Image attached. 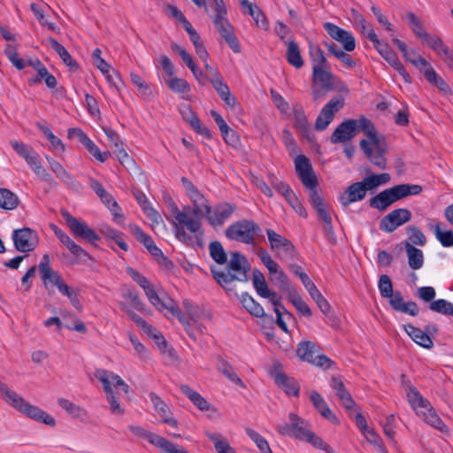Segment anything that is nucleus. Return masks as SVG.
I'll return each instance as SVG.
<instances>
[{
	"mask_svg": "<svg viewBox=\"0 0 453 453\" xmlns=\"http://www.w3.org/2000/svg\"><path fill=\"white\" fill-rule=\"evenodd\" d=\"M211 257L219 265L226 264V271H219L216 267H211V273L215 281L225 289L227 294L234 293V280L247 282L249 272L251 269L250 264L244 255L238 251L230 252V259L227 262V255L223 245L219 241H213L209 244Z\"/></svg>",
	"mask_w": 453,
	"mask_h": 453,
	"instance_id": "obj_1",
	"label": "nucleus"
},
{
	"mask_svg": "<svg viewBox=\"0 0 453 453\" xmlns=\"http://www.w3.org/2000/svg\"><path fill=\"white\" fill-rule=\"evenodd\" d=\"M165 202L175 219L173 226L176 239L187 246H193L194 239L185 231V227L191 233H197L202 227L200 219L189 218L187 211H180L170 196H165Z\"/></svg>",
	"mask_w": 453,
	"mask_h": 453,
	"instance_id": "obj_2",
	"label": "nucleus"
},
{
	"mask_svg": "<svg viewBox=\"0 0 453 453\" xmlns=\"http://www.w3.org/2000/svg\"><path fill=\"white\" fill-rule=\"evenodd\" d=\"M390 180L388 173L371 174L364 178L361 181L350 184L339 197L340 203L343 207L350 203L363 200L367 191L375 190L380 185L385 184Z\"/></svg>",
	"mask_w": 453,
	"mask_h": 453,
	"instance_id": "obj_3",
	"label": "nucleus"
},
{
	"mask_svg": "<svg viewBox=\"0 0 453 453\" xmlns=\"http://www.w3.org/2000/svg\"><path fill=\"white\" fill-rule=\"evenodd\" d=\"M421 192L422 187L418 184L395 185L372 196L369 200V205L379 211H384L395 202Z\"/></svg>",
	"mask_w": 453,
	"mask_h": 453,
	"instance_id": "obj_4",
	"label": "nucleus"
},
{
	"mask_svg": "<svg viewBox=\"0 0 453 453\" xmlns=\"http://www.w3.org/2000/svg\"><path fill=\"white\" fill-rule=\"evenodd\" d=\"M262 229L251 219H242L231 224L226 229V236L229 240L245 244H255L257 236L261 235Z\"/></svg>",
	"mask_w": 453,
	"mask_h": 453,
	"instance_id": "obj_5",
	"label": "nucleus"
},
{
	"mask_svg": "<svg viewBox=\"0 0 453 453\" xmlns=\"http://www.w3.org/2000/svg\"><path fill=\"white\" fill-rule=\"evenodd\" d=\"M60 213L75 238L81 239L94 247H97L96 242L100 241L101 238L94 229L89 227L86 222L73 217L65 209H62Z\"/></svg>",
	"mask_w": 453,
	"mask_h": 453,
	"instance_id": "obj_6",
	"label": "nucleus"
},
{
	"mask_svg": "<svg viewBox=\"0 0 453 453\" xmlns=\"http://www.w3.org/2000/svg\"><path fill=\"white\" fill-rule=\"evenodd\" d=\"M129 430L136 436L146 439L150 444L160 449L164 453H189L183 447L178 446L165 438L149 432L138 426H129Z\"/></svg>",
	"mask_w": 453,
	"mask_h": 453,
	"instance_id": "obj_7",
	"label": "nucleus"
},
{
	"mask_svg": "<svg viewBox=\"0 0 453 453\" xmlns=\"http://www.w3.org/2000/svg\"><path fill=\"white\" fill-rule=\"evenodd\" d=\"M270 376L274 380L275 384L288 395H299L300 386L295 378L288 376L283 372L282 364L274 360L272 368L269 370Z\"/></svg>",
	"mask_w": 453,
	"mask_h": 453,
	"instance_id": "obj_8",
	"label": "nucleus"
},
{
	"mask_svg": "<svg viewBox=\"0 0 453 453\" xmlns=\"http://www.w3.org/2000/svg\"><path fill=\"white\" fill-rule=\"evenodd\" d=\"M289 421L288 424L278 426L277 430L281 435H288L303 441L308 434L311 432L309 429L308 422L296 413L289 414Z\"/></svg>",
	"mask_w": 453,
	"mask_h": 453,
	"instance_id": "obj_9",
	"label": "nucleus"
},
{
	"mask_svg": "<svg viewBox=\"0 0 453 453\" xmlns=\"http://www.w3.org/2000/svg\"><path fill=\"white\" fill-rule=\"evenodd\" d=\"M411 211L406 208L393 210L380 221V229L385 233H392L400 226L411 219Z\"/></svg>",
	"mask_w": 453,
	"mask_h": 453,
	"instance_id": "obj_10",
	"label": "nucleus"
},
{
	"mask_svg": "<svg viewBox=\"0 0 453 453\" xmlns=\"http://www.w3.org/2000/svg\"><path fill=\"white\" fill-rule=\"evenodd\" d=\"M12 239L15 249L18 251L29 252L37 246L39 237L35 230L29 227H23L13 231Z\"/></svg>",
	"mask_w": 453,
	"mask_h": 453,
	"instance_id": "obj_11",
	"label": "nucleus"
},
{
	"mask_svg": "<svg viewBox=\"0 0 453 453\" xmlns=\"http://www.w3.org/2000/svg\"><path fill=\"white\" fill-rule=\"evenodd\" d=\"M344 105V99L342 96L331 99L320 111L315 122V128L318 131L325 130Z\"/></svg>",
	"mask_w": 453,
	"mask_h": 453,
	"instance_id": "obj_12",
	"label": "nucleus"
},
{
	"mask_svg": "<svg viewBox=\"0 0 453 453\" xmlns=\"http://www.w3.org/2000/svg\"><path fill=\"white\" fill-rule=\"evenodd\" d=\"M235 210L236 206L228 203L219 204L214 211H212L210 205H206L203 216L210 225L218 226H222L225 220L229 219Z\"/></svg>",
	"mask_w": 453,
	"mask_h": 453,
	"instance_id": "obj_13",
	"label": "nucleus"
},
{
	"mask_svg": "<svg viewBox=\"0 0 453 453\" xmlns=\"http://www.w3.org/2000/svg\"><path fill=\"white\" fill-rule=\"evenodd\" d=\"M14 408L19 410L20 412L27 416L28 418L42 422L45 425H48L50 426H55L56 421L55 418L40 409L37 406L32 405L29 403L26 402L24 398L22 397L21 402H17L13 404Z\"/></svg>",
	"mask_w": 453,
	"mask_h": 453,
	"instance_id": "obj_14",
	"label": "nucleus"
},
{
	"mask_svg": "<svg viewBox=\"0 0 453 453\" xmlns=\"http://www.w3.org/2000/svg\"><path fill=\"white\" fill-rule=\"evenodd\" d=\"M296 171L306 188L318 187V180L313 173L311 165L307 157L298 155L295 159Z\"/></svg>",
	"mask_w": 453,
	"mask_h": 453,
	"instance_id": "obj_15",
	"label": "nucleus"
},
{
	"mask_svg": "<svg viewBox=\"0 0 453 453\" xmlns=\"http://www.w3.org/2000/svg\"><path fill=\"white\" fill-rule=\"evenodd\" d=\"M266 234L272 250L282 253L285 257L292 258L295 257L296 250L290 240L271 228L266 229Z\"/></svg>",
	"mask_w": 453,
	"mask_h": 453,
	"instance_id": "obj_16",
	"label": "nucleus"
},
{
	"mask_svg": "<svg viewBox=\"0 0 453 453\" xmlns=\"http://www.w3.org/2000/svg\"><path fill=\"white\" fill-rule=\"evenodd\" d=\"M358 131L357 120L346 119L334 129L330 136V142L334 144L346 142L355 137Z\"/></svg>",
	"mask_w": 453,
	"mask_h": 453,
	"instance_id": "obj_17",
	"label": "nucleus"
},
{
	"mask_svg": "<svg viewBox=\"0 0 453 453\" xmlns=\"http://www.w3.org/2000/svg\"><path fill=\"white\" fill-rule=\"evenodd\" d=\"M38 269L41 274V279L45 288L49 294L51 292V288L57 286L63 280L62 276L50 267V256L44 254L38 265Z\"/></svg>",
	"mask_w": 453,
	"mask_h": 453,
	"instance_id": "obj_18",
	"label": "nucleus"
},
{
	"mask_svg": "<svg viewBox=\"0 0 453 453\" xmlns=\"http://www.w3.org/2000/svg\"><path fill=\"white\" fill-rule=\"evenodd\" d=\"M366 38L373 43L374 48L392 67L398 65L400 60L397 57V54L387 42L379 40L373 28H370L368 34L366 35Z\"/></svg>",
	"mask_w": 453,
	"mask_h": 453,
	"instance_id": "obj_19",
	"label": "nucleus"
},
{
	"mask_svg": "<svg viewBox=\"0 0 453 453\" xmlns=\"http://www.w3.org/2000/svg\"><path fill=\"white\" fill-rule=\"evenodd\" d=\"M215 27L221 35V37L224 38V40L226 42L230 49L234 53H240L241 52V44L239 42L238 38L234 33V27L230 24L227 19H224L221 20H213Z\"/></svg>",
	"mask_w": 453,
	"mask_h": 453,
	"instance_id": "obj_20",
	"label": "nucleus"
},
{
	"mask_svg": "<svg viewBox=\"0 0 453 453\" xmlns=\"http://www.w3.org/2000/svg\"><path fill=\"white\" fill-rule=\"evenodd\" d=\"M293 113L295 127L308 142H313L315 141V134L311 129V124L308 122L303 106L301 104H295L293 106Z\"/></svg>",
	"mask_w": 453,
	"mask_h": 453,
	"instance_id": "obj_21",
	"label": "nucleus"
},
{
	"mask_svg": "<svg viewBox=\"0 0 453 453\" xmlns=\"http://www.w3.org/2000/svg\"><path fill=\"white\" fill-rule=\"evenodd\" d=\"M95 376L98 379L103 386L104 390L107 395V400L111 405V411L112 413L122 414L123 410L121 409L117 397L114 395L112 388L111 386V382L109 381L108 371L106 370H96L95 372Z\"/></svg>",
	"mask_w": 453,
	"mask_h": 453,
	"instance_id": "obj_22",
	"label": "nucleus"
},
{
	"mask_svg": "<svg viewBox=\"0 0 453 453\" xmlns=\"http://www.w3.org/2000/svg\"><path fill=\"white\" fill-rule=\"evenodd\" d=\"M150 399L158 415L161 417L165 424L177 427L178 421L172 417V411L168 405L154 392L150 393Z\"/></svg>",
	"mask_w": 453,
	"mask_h": 453,
	"instance_id": "obj_23",
	"label": "nucleus"
},
{
	"mask_svg": "<svg viewBox=\"0 0 453 453\" xmlns=\"http://www.w3.org/2000/svg\"><path fill=\"white\" fill-rule=\"evenodd\" d=\"M330 385L336 392V395L342 401V405L349 411H352L356 407V403L353 400L349 392L346 389L342 380L340 377L333 376L331 379Z\"/></svg>",
	"mask_w": 453,
	"mask_h": 453,
	"instance_id": "obj_24",
	"label": "nucleus"
},
{
	"mask_svg": "<svg viewBox=\"0 0 453 453\" xmlns=\"http://www.w3.org/2000/svg\"><path fill=\"white\" fill-rule=\"evenodd\" d=\"M133 195L135 197L137 203L140 204L142 211L154 224H159L163 222L161 215L150 205L145 194L142 190L135 188L133 190Z\"/></svg>",
	"mask_w": 453,
	"mask_h": 453,
	"instance_id": "obj_25",
	"label": "nucleus"
},
{
	"mask_svg": "<svg viewBox=\"0 0 453 453\" xmlns=\"http://www.w3.org/2000/svg\"><path fill=\"white\" fill-rule=\"evenodd\" d=\"M210 82L226 104L231 107H234L237 104V98L232 96L227 84L224 82L221 76L213 78Z\"/></svg>",
	"mask_w": 453,
	"mask_h": 453,
	"instance_id": "obj_26",
	"label": "nucleus"
},
{
	"mask_svg": "<svg viewBox=\"0 0 453 453\" xmlns=\"http://www.w3.org/2000/svg\"><path fill=\"white\" fill-rule=\"evenodd\" d=\"M329 67H323L319 65L312 66V77L314 81L321 84L322 88L326 90H332L334 88V74L329 71Z\"/></svg>",
	"mask_w": 453,
	"mask_h": 453,
	"instance_id": "obj_27",
	"label": "nucleus"
},
{
	"mask_svg": "<svg viewBox=\"0 0 453 453\" xmlns=\"http://www.w3.org/2000/svg\"><path fill=\"white\" fill-rule=\"evenodd\" d=\"M180 388L181 392L184 395H186L188 397V399L193 403V404L196 405V407L200 411H216V409L213 408L203 396H202L198 392L192 389L188 385L181 384L180 386Z\"/></svg>",
	"mask_w": 453,
	"mask_h": 453,
	"instance_id": "obj_28",
	"label": "nucleus"
},
{
	"mask_svg": "<svg viewBox=\"0 0 453 453\" xmlns=\"http://www.w3.org/2000/svg\"><path fill=\"white\" fill-rule=\"evenodd\" d=\"M319 349L320 347L314 342L302 341L297 345L296 355L301 360L311 364Z\"/></svg>",
	"mask_w": 453,
	"mask_h": 453,
	"instance_id": "obj_29",
	"label": "nucleus"
},
{
	"mask_svg": "<svg viewBox=\"0 0 453 453\" xmlns=\"http://www.w3.org/2000/svg\"><path fill=\"white\" fill-rule=\"evenodd\" d=\"M406 333L418 345L426 349H431L434 345L431 337L424 330L408 324L404 326Z\"/></svg>",
	"mask_w": 453,
	"mask_h": 453,
	"instance_id": "obj_30",
	"label": "nucleus"
},
{
	"mask_svg": "<svg viewBox=\"0 0 453 453\" xmlns=\"http://www.w3.org/2000/svg\"><path fill=\"white\" fill-rule=\"evenodd\" d=\"M242 307L252 316L264 318L266 316L264 308L248 293H242L239 297Z\"/></svg>",
	"mask_w": 453,
	"mask_h": 453,
	"instance_id": "obj_31",
	"label": "nucleus"
},
{
	"mask_svg": "<svg viewBox=\"0 0 453 453\" xmlns=\"http://www.w3.org/2000/svg\"><path fill=\"white\" fill-rule=\"evenodd\" d=\"M408 264L412 270H418L423 266L424 255L421 250L416 248L408 241L404 242Z\"/></svg>",
	"mask_w": 453,
	"mask_h": 453,
	"instance_id": "obj_32",
	"label": "nucleus"
},
{
	"mask_svg": "<svg viewBox=\"0 0 453 453\" xmlns=\"http://www.w3.org/2000/svg\"><path fill=\"white\" fill-rule=\"evenodd\" d=\"M406 394L410 404L417 411V412H418L419 409L422 407L429 406V401L421 395L419 391L411 384V381H408L407 383Z\"/></svg>",
	"mask_w": 453,
	"mask_h": 453,
	"instance_id": "obj_33",
	"label": "nucleus"
},
{
	"mask_svg": "<svg viewBox=\"0 0 453 453\" xmlns=\"http://www.w3.org/2000/svg\"><path fill=\"white\" fill-rule=\"evenodd\" d=\"M270 183L273 186V188L280 194L281 195L288 203H291L292 200L294 202H296V196L291 189L290 186L287 184L286 182L279 180L275 175L270 174L269 175Z\"/></svg>",
	"mask_w": 453,
	"mask_h": 453,
	"instance_id": "obj_34",
	"label": "nucleus"
},
{
	"mask_svg": "<svg viewBox=\"0 0 453 453\" xmlns=\"http://www.w3.org/2000/svg\"><path fill=\"white\" fill-rule=\"evenodd\" d=\"M271 281L279 288L280 291L286 293L287 296L292 290H295L291 287L288 275L279 268L276 269L275 273H270Z\"/></svg>",
	"mask_w": 453,
	"mask_h": 453,
	"instance_id": "obj_35",
	"label": "nucleus"
},
{
	"mask_svg": "<svg viewBox=\"0 0 453 453\" xmlns=\"http://www.w3.org/2000/svg\"><path fill=\"white\" fill-rule=\"evenodd\" d=\"M51 48L59 55L62 61L70 67L72 70H77L79 67L78 63L72 58L67 50L52 37L48 39Z\"/></svg>",
	"mask_w": 453,
	"mask_h": 453,
	"instance_id": "obj_36",
	"label": "nucleus"
},
{
	"mask_svg": "<svg viewBox=\"0 0 453 453\" xmlns=\"http://www.w3.org/2000/svg\"><path fill=\"white\" fill-rule=\"evenodd\" d=\"M286 58L288 64L296 69H300L303 66L304 62L301 56L299 46L295 41L288 42Z\"/></svg>",
	"mask_w": 453,
	"mask_h": 453,
	"instance_id": "obj_37",
	"label": "nucleus"
},
{
	"mask_svg": "<svg viewBox=\"0 0 453 453\" xmlns=\"http://www.w3.org/2000/svg\"><path fill=\"white\" fill-rule=\"evenodd\" d=\"M424 76L430 84L436 87L440 91L446 95L451 94V89L449 85L433 67L424 70Z\"/></svg>",
	"mask_w": 453,
	"mask_h": 453,
	"instance_id": "obj_38",
	"label": "nucleus"
},
{
	"mask_svg": "<svg viewBox=\"0 0 453 453\" xmlns=\"http://www.w3.org/2000/svg\"><path fill=\"white\" fill-rule=\"evenodd\" d=\"M417 413L421 414L427 424L441 431H442L443 427L445 426L443 421L438 416L430 403L428 407H422Z\"/></svg>",
	"mask_w": 453,
	"mask_h": 453,
	"instance_id": "obj_39",
	"label": "nucleus"
},
{
	"mask_svg": "<svg viewBox=\"0 0 453 453\" xmlns=\"http://www.w3.org/2000/svg\"><path fill=\"white\" fill-rule=\"evenodd\" d=\"M205 435L214 443L217 453H235L226 439H225L221 434L206 431Z\"/></svg>",
	"mask_w": 453,
	"mask_h": 453,
	"instance_id": "obj_40",
	"label": "nucleus"
},
{
	"mask_svg": "<svg viewBox=\"0 0 453 453\" xmlns=\"http://www.w3.org/2000/svg\"><path fill=\"white\" fill-rule=\"evenodd\" d=\"M19 199L8 188H0V208L11 211L18 207Z\"/></svg>",
	"mask_w": 453,
	"mask_h": 453,
	"instance_id": "obj_41",
	"label": "nucleus"
},
{
	"mask_svg": "<svg viewBox=\"0 0 453 453\" xmlns=\"http://www.w3.org/2000/svg\"><path fill=\"white\" fill-rule=\"evenodd\" d=\"M58 405L64 409L69 415H71L74 418H84L87 417L88 412L82 407L74 404L65 398H58Z\"/></svg>",
	"mask_w": 453,
	"mask_h": 453,
	"instance_id": "obj_42",
	"label": "nucleus"
},
{
	"mask_svg": "<svg viewBox=\"0 0 453 453\" xmlns=\"http://www.w3.org/2000/svg\"><path fill=\"white\" fill-rule=\"evenodd\" d=\"M253 277H252V282L253 287L256 289L257 293L261 296H268L270 294V289L268 288V285L265 281V275L263 273L258 269L253 270Z\"/></svg>",
	"mask_w": 453,
	"mask_h": 453,
	"instance_id": "obj_43",
	"label": "nucleus"
},
{
	"mask_svg": "<svg viewBox=\"0 0 453 453\" xmlns=\"http://www.w3.org/2000/svg\"><path fill=\"white\" fill-rule=\"evenodd\" d=\"M100 232L105 238L113 241L122 250H128V245L123 238V233L110 226L101 228Z\"/></svg>",
	"mask_w": 453,
	"mask_h": 453,
	"instance_id": "obj_44",
	"label": "nucleus"
},
{
	"mask_svg": "<svg viewBox=\"0 0 453 453\" xmlns=\"http://www.w3.org/2000/svg\"><path fill=\"white\" fill-rule=\"evenodd\" d=\"M288 299L302 315L305 317H311L312 315L311 308L296 289L289 292Z\"/></svg>",
	"mask_w": 453,
	"mask_h": 453,
	"instance_id": "obj_45",
	"label": "nucleus"
},
{
	"mask_svg": "<svg viewBox=\"0 0 453 453\" xmlns=\"http://www.w3.org/2000/svg\"><path fill=\"white\" fill-rule=\"evenodd\" d=\"M165 309H167L182 324L188 336L196 340V335L192 329L191 324L186 319L180 307L177 305H167L165 306Z\"/></svg>",
	"mask_w": 453,
	"mask_h": 453,
	"instance_id": "obj_46",
	"label": "nucleus"
},
{
	"mask_svg": "<svg viewBox=\"0 0 453 453\" xmlns=\"http://www.w3.org/2000/svg\"><path fill=\"white\" fill-rule=\"evenodd\" d=\"M219 371L234 384L239 385L241 388H245V384L242 379L234 372L233 367L227 361L220 359Z\"/></svg>",
	"mask_w": 453,
	"mask_h": 453,
	"instance_id": "obj_47",
	"label": "nucleus"
},
{
	"mask_svg": "<svg viewBox=\"0 0 453 453\" xmlns=\"http://www.w3.org/2000/svg\"><path fill=\"white\" fill-rule=\"evenodd\" d=\"M311 298L315 301L321 312L332 320L331 325H337L335 318H334L332 315L331 305L328 301L322 296V294L319 291L314 296H312Z\"/></svg>",
	"mask_w": 453,
	"mask_h": 453,
	"instance_id": "obj_48",
	"label": "nucleus"
},
{
	"mask_svg": "<svg viewBox=\"0 0 453 453\" xmlns=\"http://www.w3.org/2000/svg\"><path fill=\"white\" fill-rule=\"evenodd\" d=\"M188 196L194 204V208L192 209L193 215L203 213V208L205 210V206L209 205L204 196L197 188L193 190Z\"/></svg>",
	"mask_w": 453,
	"mask_h": 453,
	"instance_id": "obj_49",
	"label": "nucleus"
},
{
	"mask_svg": "<svg viewBox=\"0 0 453 453\" xmlns=\"http://www.w3.org/2000/svg\"><path fill=\"white\" fill-rule=\"evenodd\" d=\"M429 309L446 316H453V303L445 299H438L431 302L429 303Z\"/></svg>",
	"mask_w": 453,
	"mask_h": 453,
	"instance_id": "obj_50",
	"label": "nucleus"
},
{
	"mask_svg": "<svg viewBox=\"0 0 453 453\" xmlns=\"http://www.w3.org/2000/svg\"><path fill=\"white\" fill-rule=\"evenodd\" d=\"M431 228L434 229L436 238L443 247L453 246V231H442L441 223L435 224L434 226H431Z\"/></svg>",
	"mask_w": 453,
	"mask_h": 453,
	"instance_id": "obj_51",
	"label": "nucleus"
},
{
	"mask_svg": "<svg viewBox=\"0 0 453 453\" xmlns=\"http://www.w3.org/2000/svg\"><path fill=\"white\" fill-rule=\"evenodd\" d=\"M431 49L437 52V54L441 57L443 52H447L449 47L442 42V40L436 35H432L430 34H426L422 39Z\"/></svg>",
	"mask_w": 453,
	"mask_h": 453,
	"instance_id": "obj_52",
	"label": "nucleus"
},
{
	"mask_svg": "<svg viewBox=\"0 0 453 453\" xmlns=\"http://www.w3.org/2000/svg\"><path fill=\"white\" fill-rule=\"evenodd\" d=\"M406 17L409 26L418 38L423 39L425 36H426V34L428 33L426 31V28L419 19L413 12H408Z\"/></svg>",
	"mask_w": 453,
	"mask_h": 453,
	"instance_id": "obj_53",
	"label": "nucleus"
},
{
	"mask_svg": "<svg viewBox=\"0 0 453 453\" xmlns=\"http://www.w3.org/2000/svg\"><path fill=\"white\" fill-rule=\"evenodd\" d=\"M168 88L174 93L185 94L191 90L189 83L181 78L173 77L167 81Z\"/></svg>",
	"mask_w": 453,
	"mask_h": 453,
	"instance_id": "obj_54",
	"label": "nucleus"
},
{
	"mask_svg": "<svg viewBox=\"0 0 453 453\" xmlns=\"http://www.w3.org/2000/svg\"><path fill=\"white\" fill-rule=\"evenodd\" d=\"M409 242L412 245L424 246L426 243V237L423 232L415 226H409L406 228Z\"/></svg>",
	"mask_w": 453,
	"mask_h": 453,
	"instance_id": "obj_55",
	"label": "nucleus"
},
{
	"mask_svg": "<svg viewBox=\"0 0 453 453\" xmlns=\"http://www.w3.org/2000/svg\"><path fill=\"white\" fill-rule=\"evenodd\" d=\"M65 247L69 250V251L79 258L81 262H87L88 260H94L93 257L86 251L80 245L75 243V242L71 239L66 244Z\"/></svg>",
	"mask_w": 453,
	"mask_h": 453,
	"instance_id": "obj_56",
	"label": "nucleus"
},
{
	"mask_svg": "<svg viewBox=\"0 0 453 453\" xmlns=\"http://www.w3.org/2000/svg\"><path fill=\"white\" fill-rule=\"evenodd\" d=\"M310 56L313 65L329 67V63L327 62L324 52L319 46L310 44Z\"/></svg>",
	"mask_w": 453,
	"mask_h": 453,
	"instance_id": "obj_57",
	"label": "nucleus"
},
{
	"mask_svg": "<svg viewBox=\"0 0 453 453\" xmlns=\"http://www.w3.org/2000/svg\"><path fill=\"white\" fill-rule=\"evenodd\" d=\"M303 441H307L310 444H311L313 447L322 449L326 451V453H335L334 449L328 445L326 442H325L321 437L317 435L314 432H311L308 434V435L305 437Z\"/></svg>",
	"mask_w": 453,
	"mask_h": 453,
	"instance_id": "obj_58",
	"label": "nucleus"
},
{
	"mask_svg": "<svg viewBox=\"0 0 453 453\" xmlns=\"http://www.w3.org/2000/svg\"><path fill=\"white\" fill-rule=\"evenodd\" d=\"M30 8L42 27H46L49 30L51 31L59 32V28L54 23L49 22L47 19H45L43 11L38 4L33 3L31 4Z\"/></svg>",
	"mask_w": 453,
	"mask_h": 453,
	"instance_id": "obj_59",
	"label": "nucleus"
},
{
	"mask_svg": "<svg viewBox=\"0 0 453 453\" xmlns=\"http://www.w3.org/2000/svg\"><path fill=\"white\" fill-rule=\"evenodd\" d=\"M36 127L43 133L55 149H60L62 151L65 150L62 141L51 132L49 127L42 125L41 122H37Z\"/></svg>",
	"mask_w": 453,
	"mask_h": 453,
	"instance_id": "obj_60",
	"label": "nucleus"
},
{
	"mask_svg": "<svg viewBox=\"0 0 453 453\" xmlns=\"http://www.w3.org/2000/svg\"><path fill=\"white\" fill-rule=\"evenodd\" d=\"M378 287L380 296L384 298H388L395 292L393 290L392 281L389 276L387 274H382L380 276Z\"/></svg>",
	"mask_w": 453,
	"mask_h": 453,
	"instance_id": "obj_61",
	"label": "nucleus"
},
{
	"mask_svg": "<svg viewBox=\"0 0 453 453\" xmlns=\"http://www.w3.org/2000/svg\"><path fill=\"white\" fill-rule=\"evenodd\" d=\"M246 434L256 443L261 453H265L270 449L267 441L257 432L251 428H246Z\"/></svg>",
	"mask_w": 453,
	"mask_h": 453,
	"instance_id": "obj_62",
	"label": "nucleus"
},
{
	"mask_svg": "<svg viewBox=\"0 0 453 453\" xmlns=\"http://www.w3.org/2000/svg\"><path fill=\"white\" fill-rule=\"evenodd\" d=\"M0 395L10 405L13 406V404L17 402H21L22 397L17 394L16 392L8 388V387L0 380Z\"/></svg>",
	"mask_w": 453,
	"mask_h": 453,
	"instance_id": "obj_63",
	"label": "nucleus"
},
{
	"mask_svg": "<svg viewBox=\"0 0 453 453\" xmlns=\"http://www.w3.org/2000/svg\"><path fill=\"white\" fill-rule=\"evenodd\" d=\"M359 128L365 133V134L372 141L375 140L377 136V131L373 123L365 117L359 119Z\"/></svg>",
	"mask_w": 453,
	"mask_h": 453,
	"instance_id": "obj_64",
	"label": "nucleus"
}]
</instances>
